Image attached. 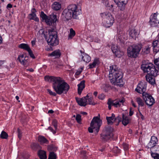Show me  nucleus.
<instances>
[{
  "label": "nucleus",
  "instance_id": "nucleus-1",
  "mask_svg": "<svg viewBox=\"0 0 159 159\" xmlns=\"http://www.w3.org/2000/svg\"><path fill=\"white\" fill-rule=\"evenodd\" d=\"M40 16L48 25L52 26L53 28L48 31L49 37L47 40L48 45L52 46L57 45L59 43V39L57 33L54 29L57 25L56 21L58 20L57 16L52 14L48 16L43 11H41Z\"/></svg>",
  "mask_w": 159,
  "mask_h": 159
},
{
  "label": "nucleus",
  "instance_id": "nucleus-2",
  "mask_svg": "<svg viewBox=\"0 0 159 159\" xmlns=\"http://www.w3.org/2000/svg\"><path fill=\"white\" fill-rule=\"evenodd\" d=\"M44 80L50 82H53V88L59 95L66 94L70 89L69 85L61 78L46 76L44 77Z\"/></svg>",
  "mask_w": 159,
  "mask_h": 159
},
{
  "label": "nucleus",
  "instance_id": "nucleus-3",
  "mask_svg": "<svg viewBox=\"0 0 159 159\" xmlns=\"http://www.w3.org/2000/svg\"><path fill=\"white\" fill-rule=\"evenodd\" d=\"M81 14V10L75 4H70L68 6L67 9L63 11L61 17L63 20L68 21L72 18L78 19L79 16Z\"/></svg>",
  "mask_w": 159,
  "mask_h": 159
},
{
  "label": "nucleus",
  "instance_id": "nucleus-4",
  "mask_svg": "<svg viewBox=\"0 0 159 159\" xmlns=\"http://www.w3.org/2000/svg\"><path fill=\"white\" fill-rule=\"evenodd\" d=\"M141 68L144 72L148 74L145 76L147 81L151 84H154L155 82L154 77L157 76L158 72L155 66L151 63H147L144 61L142 62Z\"/></svg>",
  "mask_w": 159,
  "mask_h": 159
},
{
  "label": "nucleus",
  "instance_id": "nucleus-5",
  "mask_svg": "<svg viewBox=\"0 0 159 159\" xmlns=\"http://www.w3.org/2000/svg\"><path fill=\"white\" fill-rule=\"evenodd\" d=\"M109 71V78L111 83L114 85L122 86L124 84L122 80V72L118 70L116 65L110 66Z\"/></svg>",
  "mask_w": 159,
  "mask_h": 159
},
{
  "label": "nucleus",
  "instance_id": "nucleus-6",
  "mask_svg": "<svg viewBox=\"0 0 159 159\" xmlns=\"http://www.w3.org/2000/svg\"><path fill=\"white\" fill-rule=\"evenodd\" d=\"M142 48L140 44H133L129 47L127 49V54L129 57L136 58L139 54Z\"/></svg>",
  "mask_w": 159,
  "mask_h": 159
},
{
  "label": "nucleus",
  "instance_id": "nucleus-7",
  "mask_svg": "<svg viewBox=\"0 0 159 159\" xmlns=\"http://www.w3.org/2000/svg\"><path fill=\"white\" fill-rule=\"evenodd\" d=\"M102 124V121L98 116L93 117L91 122L90 127L88 128V131L90 133H93V129L98 133Z\"/></svg>",
  "mask_w": 159,
  "mask_h": 159
},
{
  "label": "nucleus",
  "instance_id": "nucleus-8",
  "mask_svg": "<svg viewBox=\"0 0 159 159\" xmlns=\"http://www.w3.org/2000/svg\"><path fill=\"white\" fill-rule=\"evenodd\" d=\"M103 20V24L106 27H109L114 22L113 17L110 12H106L100 14Z\"/></svg>",
  "mask_w": 159,
  "mask_h": 159
},
{
  "label": "nucleus",
  "instance_id": "nucleus-9",
  "mask_svg": "<svg viewBox=\"0 0 159 159\" xmlns=\"http://www.w3.org/2000/svg\"><path fill=\"white\" fill-rule=\"evenodd\" d=\"M113 129L110 126L105 127L100 135V139L102 141L107 142L112 138L113 136Z\"/></svg>",
  "mask_w": 159,
  "mask_h": 159
},
{
  "label": "nucleus",
  "instance_id": "nucleus-10",
  "mask_svg": "<svg viewBox=\"0 0 159 159\" xmlns=\"http://www.w3.org/2000/svg\"><path fill=\"white\" fill-rule=\"evenodd\" d=\"M124 102L125 99L123 98L121 99H117L114 100H111L109 99L107 103L108 105V109L109 110H111V106L115 107H120L121 104H123Z\"/></svg>",
  "mask_w": 159,
  "mask_h": 159
},
{
  "label": "nucleus",
  "instance_id": "nucleus-11",
  "mask_svg": "<svg viewBox=\"0 0 159 159\" xmlns=\"http://www.w3.org/2000/svg\"><path fill=\"white\" fill-rule=\"evenodd\" d=\"M146 87V84L145 82H141L138 84L135 91L139 93H142L143 96H145V95L148 96V94L145 92Z\"/></svg>",
  "mask_w": 159,
  "mask_h": 159
},
{
  "label": "nucleus",
  "instance_id": "nucleus-12",
  "mask_svg": "<svg viewBox=\"0 0 159 159\" xmlns=\"http://www.w3.org/2000/svg\"><path fill=\"white\" fill-rule=\"evenodd\" d=\"M117 5L118 8L121 11H123L128 0H114Z\"/></svg>",
  "mask_w": 159,
  "mask_h": 159
},
{
  "label": "nucleus",
  "instance_id": "nucleus-13",
  "mask_svg": "<svg viewBox=\"0 0 159 159\" xmlns=\"http://www.w3.org/2000/svg\"><path fill=\"white\" fill-rule=\"evenodd\" d=\"M143 99L145 100L146 104L149 106H152L155 103L154 99L150 95L148 94V96H143Z\"/></svg>",
  "mask_w": 159,
  "mask_h": 159
},
{
  "label": "nucleus",
  "instance_id": "nucleus-14",
  "mask_svg": "<svg viewBox=\"0 0 159 159\" xmlns=\"http://www.w3.org/2000/svg\"><path fill=\"white\" fill-rule=\"evenodd\" d=\"M157 13H154L153 16L151 15L150 17L149 22L152 26H156L158 25V23L159 24V21L157 19Z\"/></svg>",
  "mask_w": 159,
  "mask_h": 159
},
{
  "label": "nucleus",
  "instance_id": "nucleus-15",
  "mask_svg": "<svg viewBox=\"0 0 159 159\" xmlns=\"http://www.w3.org/2000/svg\"><path fill=\"white\" fill-rule=\"evenodd\" d=\"M158 142V139L157 137L155 136H152L151 137V140L148 144L147 147L148 148L150 149L156 146V144Z\"/></svg>",
  "mask_w": 159,
  "mask_h": 159
},
{
  "label": "nucleus",
  "instance_id": "nucleus-16",
  "mask_svg": "<svg viewBox=\"0 0 159 159\" xmlns=\"http://www.w3.org/2000/svg\"><path fill=\"white\" fill-rule=\"evenodd\" d=\"M36 11L35 8H33L31 10V13L29 14L28 16L30 20H34L35 21L39 22V20L38 17H36L35 13Z\"/></svg>",
  "mask_w": 159,
  "mask_h": 159
},
{
  "label": "nucleus",
  "instance_id": "nucleus-17",
  "mask_svg": "<svg viewBox=\"0 0 159 159\" xmlns=\"http://www.w3.org/2000/svg\"><path fill=\"white\" fill-rule=\"evenodd\" d=\"M17 60L21 64L25 66H26V63L27 62V60L26 59V57H24L23 54H21L18 55Z\"/></svg>",
  "mask_w": 159,
  "mask_h": 159
},
{
  "label": "nucleus",
  "instance_id": "nucleus-18",
  "mask_svg": "<svg viewBox=\"0 0 159 159\" xmlns=\"http://www.w3.org/2000/svg\"><path fill=\"white\" fill-rule=\"evenodd\" d=\"M84 97L81 98H76V100L78 104L81 106L85 107L87 105L86 101Z\"/></svg>",
  "mask_w": 159,
  "mask_h": 159
},
{
  "label": "nucleus",
  "instance_id": "nucleus-19",
  "mask_svg": "<svg viewBox=\"0 0 159 159\" xmlns=\"http://www.w3.org/2000/svg\"><path fill=\"white\" fill-rule=\"evenodd\" d=\"M129 34L132 38L135 39L138 35V31L134 28L129 30Z\"/></svg>",
  "mask_w": 159,
  "mask_h": 159
},
{
  "label": "nucleus",
  "instance_id": "nucleus-20",
  "mask_svg": "<svg viewBox=\"0 0 159 159\" xmlns=\"http://www.w3.org/2000/svg\"><path fill=\"white\" fill-rule=\"evenodd\" d=\"M85 82L84 80H82L79 84H78V93L79 95L81 94L82 91L85 87Z\"/></svg>",
  "mask_w": 159,
  "mask_h": 159
},
{
  "label": "nucleus",
  "instance_id": "nucleus-21",
  "mask_svg": "<svg viewBox=\"0 0 159 159\" xmlns=\"http://www.w3.org/2000/svg\"><path fill=\"white\" fill-rule=\"evenodd\" d=\"M122 119L121 121L122 124L124 126H126L129 123L130 120L128 117L125 116L124 114H122Z\"/></svg>",
  "mask_w": 159,
  "mask_h": 159
},
{
  "label": "nucleus",
  "instance_id": "nucleus-22",
  "mask_svg": "<svg viewBox=\"0 0 159 159\" xmlns=\"http://www.w3.org/2000/svg\"><path fill=\"white\" fill-rule=\"evenodd\" d=\"M152 46L153 47L154 52H158L159 51V41L156 40L152 43Z\"/></svg>",
  "mask_w": 159,
  "mask_h": 159
},
{
  "label": "nucleus",
  "instance_id": "nucleus-23",
  "mask_svg": "<svg viewBox=\"0 0 159 159\" xmlns=\"http://www.w3.org/2000/svg\"><path fill=\"white\" fill-rule=\"evenodd\" d=\"M38 155L40 159H46L47 157L46 152L43 150H39L38 152Z\"/></svg>",
  "mask_w": 159,
  "mask_h": 159
},
{
  "label": "nucleus",
  "instance_id": "nucleus-24",
  "mask_svg": "<svg viewBox=\"0 0 159 159\" xmlns=\"http://www.w3.org/2000/svg\"><path fill=\"white\" fill-rule=\"evenodd\" d=\"M61 54L60 50L58 49L54 51L49 55L50 56L55 57L56 58H57L59 57Z\"/></svg>",
  "mask_w": 159,
  "mask_h": 159
},
{
  "label": "nucleus",
  "instance_id": "nucleus-25",
  "mask_svg": "<svg viewBox=\"0 0 159 159\" xmlns=\"http://www.w3.org/2000/svg\"><path fill=\"white\" fill-rule=\"evenodd\" d=\"M82 59L83 61L87 63L91 61V57L88 54L84 53L82 55Z\"/></svg>",
  "mask_w": 159,
  "mask_h": 159
},
{
  "label": "nucleus",
  "instance_id": "nucleus-26",
  "mask_svg": "<svg viewBox=\"0 0 159 159\" xmlns=\"http://www.w3.org/2000/svg\"><path fill=\"white\" fill-rule=\"evenodd\" d=\"M52 7L54 10L57 11L61 8V5L59 2H55L52 5Z\"/></svg>",
  "mask_w": 159,
  "mask_h": 159
},
{
  "label": "nucleus",
  "instance_id": "nucleus-27",
  "mask_svg": "<svg viewBox=\"0 0 159 159\" xmlns=\"http://www.w3.org/2000/svg\"><path fill=\"white\" fill-rule=\"evenodd\" d=\"M115 117V115L112 113L111 116L110 117H106L107 123L108 125H112L113 123V120L114 119Z\"/></svg>",
  "mask_w": 159,
  "mask_h": 159
},
{
  "label": "nucleus",
  "instance_id": "nucleus-28",
  "mask_svg": "<svg viewBox=\"0 0 159 159\" xmlns=\"http://www.w3.org/2000/svg\"><path fill=\"white\" fill-rule=\"evenodd\" d=\"M18 47L20 48L23 49L27 51L30 49L29 45L25 43H21L19 45Z\"/></svg>",
  "mask_w": 159,
  "mask_h": 159
},
{
  "label": "nucleus",
  "instance_id": "nucleus-29",
  "mask_svg": "<svg viewBox=\"0 0 159 159\" xmlns=\"http://www.w3.org/2000/svg\"><path fill=\"white\" fill-rule=\"evenodd\" d=\"M150 48L149 46H146L145 48L142 49L141 53L143 55L148 54L150 52Z\"/></svg>",
  "mask_w": 159,
  "mask_h": 159
},
{
  "label": "nucleus",
  "instance_id": "nucleus-30",
  "mask_svg": "<svg viewBox=\"0 0 159 159\" xmlns=\"http://www.w3.org/2000/svg\"><path fill=\"white\" fill-rule=\"evenodd\" d=\"M38 141L42 144L48 143V141L44 137L41 136H39Z\"/></svg>",
  "mask_w": 159,
  "mask_h": 159
},
{
  "label": "nucleus",
  "instance_id": "nucleus-31",
  "mask_svg": "<svg viewBox=\"0 0 159 159\" xmlns=\"http://www.w3.org/2000/svg\"><path fill=\"white\" fill-rule=\"evenodd\" d=\"M99 60L98 59H95L93 61V62L91 64H90L89 65V68L91 69L95 67L96 65H98L99 64Z\"/></svg>",
  "mask_w": 159,
  "mask_h": 159
},
{
  "label": "nucleus",
  "instance_id": "nucleus-32",
  "mask_svg": "<svg viewBox=\"0 0 159 159\" xmlns=\"http://www.w3.org/2000/svg\"><path fill=\"white\" fill-rule=\"evenodd\" d=\"M85 99H86V102L87 103V104H89V105H94V104L93 103V98L91 97L89 98V96L87 95L85 97Z\"/></svg>",
  "mask_w": 159,
  "mask_h": 159
},
{
  "label": "nucleus",
  "instance_id": "nucleus-33",
  "mask_svg": "<svg viewBox=\"0 0 159 159\" xmlns=\"http://www.w3.org/2000/svg\"><path fill=\"white\" fill-rule=\"evenodd\" d=\"M31 147L33 150H36L40 148V147L39 145L36 143H34L32 144L31 145Z\"/></svg>",
  "mask_w": 159,
  "mask_h": 159
},
{
  "label": "nucleus",
  "instance_id": "nucleus-34",
  "mask_svg": "<svg viewBox=\"0 0 159 159\" xmlns=\"http://www.w3.org/2000/svg\"><path fill=\"white\" fill-rule=\"evenodd\" d=\"M137 102L139 107H142L144 105V103L143 100L140 98H137L136 99Z\"/></svg>",
  "mask_w": 159,
  "mask_h": 159
},
{
  "label": "nucleus",
  "instance_id": "nucleus-35",
  "mask_svg": "<svg viewBox=\"0 0 159 159\" xmlns=\"http://www.w3.org/2000/svg\"><path fill=\"white\" fill-rule=\"evenodd\" d=\"M0 138L2 139H7L8 137V134L5 131H2L0 134Z\"/></svg>",
  "mask_w": 159,
  "mask_h": 159
},
{
  "label": "nucleus",
  "instance_id": "nucleus-36",
  "mask_svg": "<svg viewBox=\"0 0 159 159\" xmlns=\"http://www.w3.org/2000/svg\"><path fill=\"white\" fill-rule=\"evenodd\" d=\"M150 150L151 151L154 152V153L159 154V146H156L150 149Z\"/></svg>",
  "mask_w": 159,
  "mask_h": 159
},
{
  "label": "nucleus",
  "instance_id": "nucleus-37",
  "mask_svg": "<svg viewBox=\"0 0 159 159\" xmlns=\"http://www.w3.org/2000/svg\"><path fill=\"white\" fill-rule=\"evenodd\" d=\"M57 156L53 152H50L49 157L48 159H56Z\"/></svg>",
  "mask_w": 159,
  "mask_h": 159
},
{
  "label": "nucleus",
  "instance_id": "nucleus-38",
  "mask_svg": "<svg viewBox=\"0 0 159 159\" xmlns=\"http://www.w3.org/2000/svg\"><path fill=\"white\" fill-rule=\"evenodd\" d=\"M75 31L72 28H71L70 29V33L69 35V38L71 39L75 35Z\"/></svg>",
  "mask_w": 159,
  "mask_h": 159
},
{
  "label": "nucleus",
  "instance_id": "nucleus-39",
  "mask_svg": "<svg viewBox=\"0 0 159 159\" xmlns=\"http://www.w3.org/2000/svg\"><path fill=\"white\" fill-rule=\"evenodd\" d=\"M151 155L154 159H159V154L154 153L151 151Z\"/></svg>",
  "mask_w": 159,
  "mask_h": 159
},
{
  "label": "nucleus",
  "instance_id": "nucleus-40",
  "mask_svg": "<svg viewBox=\"0 0 159 159\" xmlns=\"http://www.w3.org/2000/svg\"><path fill=\"white\" fill-rule=\"evenodd\" d=\"M114 121H115L117 123V124H116V125H118L119 123L122 121L121 116H118L116 118H114Z\"/></svg>",
  "mask_w": 159,
  "mask_h": 159
},
{
  "label": "nucleus",
  "instance_id": "nucleus-41",
  "mask_svg": "<svg viewBox=\"0 0 159 159\" xmlns=\"http://www.w3.org/2000/svg\"><path fill=\"white\" fill-rule=\"evenodd\" d=\"M52 125L54 126L55 130H56L57 129V121L55 119H53L52 122Z\"/></svg>",
  "mask_w": 159,
  "mask_h": 159
},
{
  "label": "nucleus",
  "instance_id": "nucleus-42",
  "mask_svg": "<svg viewBox=\"0 0 159 159\" xmlns=\"http://www.w3.org/2000/svg\"><path fill=\"white\" fill-rule=\"evenodd\" d=\"M114 54L116 56L118 57H120L123 54V52L120 51L119 50L117 51Z\"/></svg>",
  "mask_w": 159,
  "mask_h": 159
},
{
  "label": "nucleus",
  "instance_id": "nucleus-43",
  "mask_svg": "<svg viewBox=\"0 0 159 159\" xmlns=\"http://www.w3.org/2000/svg\"><path fill=\"white\" fill-rule=\"evenodd\" d=\"M48 148V149L52 151H56L57 150V148L53 145L49 146Z\"/></svg>",
  "mask_w": 159,
  "mask_h": 159
},
{
  "label": "nucleus",
  "instance_id": "nucleus-44",
  "mask_svg": "<svg viewBox=\"0 0 159 159\" xmlns=\"http://www.w3.org/2000/svg\"><path fill=\"white\" fill-rule=\"evenodd\" d=\"M106 3H107V7H109L110 8H109V9L112 11H113L114 10V9L113 8V5L112 4H111L110 5V4L109 3L108 4V2L107 1H106Z\"/></svg>",
  "mask_w": 159,
  "mask_h": 159
},
{
  "label": "nucleus",
  "instance_id": "nucleus-45",
  "mask_svg": "<svg viewBox=\"0 0 159 159\" xmlns=\"http://www.w3.org/2000/svg\"><path fill=\"white\" fill-rule=\"evenodd\" d=\"M47 90L49 93L51 95L55 96H56L57 94L56 92V93L53 92L50 89H47Z\"/></svg>",
  "mask_w": 159,
  "mask_h": 159
},
{
  "label": "nucleus",
  "instance_id": "nucleus-46",
  "mask_svg": "<svg viewBox=\"0 0 159 159\" xmlns=\"http://www.w3.org/2000/svg\"><path fill=\"white\" fill-rule=\"evenodd\" d=\"M76 120L77 122L79 123H80L81 122V116L79 114H78L76 115Z\"/></svg>",
  "mask_w": 159,
  "mask_h": 159
},
{
  "label": "nucleus",
  "instance_id": "nucleus-47",
  "mask_svg": "<svg viewBox=\"0 0 159 159\" xmlns=\"http://www.w3.org/2000/svg\"><path fill=\"white\" fill-rule=\"evenodd\" d=\"M154 63L157 66L159 70V57L154 60Z\"/></svg>",
  "mask_w": 159,
  "mask_h": 159
},
{
  "label": "nucleus",
  "instance_id": "nucleus-48",
  "mask_svg": "<svg viewBox=\"0 0 159 159\" xmlns=\"http://www.w3.org/2000/svg\"><path fill=\"white\" fill-rule=\"evenodd\" d=\"M28 52L31 58H33V59L35 58V57L34 56V54H33V52L31 49L30 50L29 49V50L28 51Z\"/></svg>",
  "mask_w": 159,
  "mask_h": 159
},
{
  "label": "nucleus",
  "instance_id": "nucleus-49",
  "mask_svg": "<svg viewBox=\"0 0 159 159\" xmlns=\"http://www.w3.org/2000/svg\"><path fill=\"white\" fill-rule=\"evenodd\" d=\"M123 149L125 151H127L129 149L128 145L126 143H124L122 145Z\"/></svg>",
  "mask_w": 159,
  "mask_h": 159
},
{
  "label": "nucleus",
  "instance_id": "nucleus-50",
  "mask_svg": "<svg viewBox=\"0 0 159 159\" xmlns=\"http://www.w3.org/2000/svg\"><path fill=\"white\" fill-rule=\"evenodd\" d=\"M111 50L113 52L115 53L117 51H118L119 49L116 46H113L111 47Z\"/></svg>",
  "mask_w": 159,
  "mask_h": 159
},
{
  "label": "nucleus",
  "instance_id": "nucleus-51",
  "mask_svg": "<svg viewBox=\"0 0 159 159\" xmlns=\"http://www.w3.org/2000/svg\"><path fill=\"white\" fill-rule=\"evenodd\" d=\"M105 95L103 93L99 94L98 97V98L101 100H103L105 98Z\"/></svg>",
  "mask_w": 159,
  "mask_h": 159
},
{
  "label": "nucleus",
  "instance_id": "nucleus-52",
  "mask_svg": "<svg viewBox=\"0 0 159 159\" xmlns=\"http://www.w3.org/2000/svg\"><path fill=\"white\" fill-rule=\"evenodd\" d=\"M17 132L18 134V138L20 139L21 138V132L20 130L18 128L17 129Z\"/></svg>",
  "mask_w": 159,
  "mask_h": 159
},
{
  "label": "nucleus",
  "instance_id": "nucleus-53",
  "mask_svg": "<svg viewBox=\"0 0 159 159\" xmlns=\"http://www.w3.org/2000/svg\"><path fill=\"white\" fill-rule=\"evenodd\" d=\"M83 70V68H81V70H77L75 73V75H79L82 72V70Z\"/></svg>",
  "mask_w": 159,
  "mask_h": 159
},
{
  "label": "nucleus",
  "instance_id": "nucleus-54",
  "mask_svg": "<svg viewBox=\"0 0 159 159\" xmlns=\"http://www.w3.org/2000/svg\"><path fill=\"white\" fill-rule=\"evenodd\" d=\"M93 41L97 43H100L101 42L100 40L97 37H96L93 39Z\"/></svg>",
  "mask_w": 159,
  "mask_h": 159
},
{
  "label": "nucleus",
  "instance_id": "nucleus-55",
  "mask_svg": "<svg viewBox=\"0 0 159 159\" xmlns=\"http://www.w3.org/2000/svg\"><path fill=\"white\" fill-rule=\"evenodd\" d=\"M86 152L85 151H82L81 152V154L83 156L84 158H86Z\"/></svg>",
  "mask_w": 159,
  "mask_h": 159
},
{
  "label": "nucleus",
  "instance_id": "nucleus-56",
  "mask_svg": "<svg viewBox=\"0 0 159 159\" xmlns=\"http://www.w3.org/2000/svg\"><path fill=\"white\" fill-rule=\"evenodd\" d=\"M48 129L50 130L52 132L53 134H55L56 133V130H54L52 127H49L48 128Z\"/></svg>",
  "mask_w": 159,
  "mask_h": 159
},
{
  "label": "nucleus",
  "instance_id": "nucleus-57",
  "mask_svg": "<svg viewBox=\"0 0 159 159\" xmlns=\"http://www.w3.org/2000/svg\"><path fill=\"white\" fill-rule=\"evenodd\" d=\"M133 111L132 110L131 108H130L129 110V115L130 116H131L133 115Z\"/></svg>",
  "mask_w": 159,
  "mask_h": 159
},
{
  "label": "nucleus",
  "instance_id": "nucleus-58",
  "mask_svg": "<svg viewBox=\"0 0 159 159\" xmlns=\"http://www.w3.org/2000/svg\"><path fill=\"white\" fill-rule=\"evenodd\" d=\"M12 7V5L11 4H7V8H11Z\"/></svg>",
  "mask_w": 159,
  "mask_h": 159
},
{
  "label": "nucleus",
  "instance_id": "nucleus-59",
  "mask_svg": "<svg viewBox=\"0 0 159 159\" xmlns=\"http://www.w3.org/2000/svg\"><path fill=\"white\" fill-rule=\"evenodd\" d=\"M139 114L140 115L141 119L143 120H144V117L143 116L142 114V113L140 112H139Z\"/></svg>",
  "mask_w": 159,
  "mask_h": 159
},
{
  "label": "nucleus",
  "instance_id": "nucleus-60",
  "mask_svg": "<svg viewBox=\"0 0 159 159\" xmlns=\"http://www.w3.org/2000/svg\"><path fill=\"white\" fill-rule=\"evenodd\" d=\"M36 41L35 40H32L31 41L32 45L33 46H34L35 44Z\"/></svg>",
  "mask_w": 159,
  "mask_h": 159
},
{
  "label": "nucleus",
  "instance_id": "nucleus-61",
  "mask_svg": "<svg viewBox=\"0 0 159 159\" xmlns=\"http://www.w3.org/2000/svg\"><path fill=\"white\" fill-rule=\"evenodd\" d=\"M42 35L45 38H46V39H47V38H46V36L45 35V34L44 32L43 31H42Z\"/></svg>",
  "mask_w": 159,
  "mask_h": 159
},
{
  "label": "nucleus",
  "instance_id": "nucleus-62",
  "mask_svg": "<svg viewBox=\"0 0 159 159\" xmlns=\"http://www.w3.org/2000/svg\"><path fill=\"white\" fill-rule=\"evenodd\" d=\"M53 112H54V111L52 110H49L48 111V113H51V114L53 113Z\"/></svg>",
  "mask_w": 159,
  "mask_h": 159
},
{
  "label": "nucleus",
  "instance_id": "nucleus-63",
  "mask_svg": "<svg viewBox=\"0 0 159 159\" xmlns=\"http://www.w3.org/2000/svg\"><path fill=\"white\" fill-rule=\"evenodd\" d=\"M4 61H0V66L3 64Z\"/></svg>",
  "mask_w": 159,
  "mask_h": 159
},
{
  "label": "nucleus",
  "instance_id": "nucleus-64",
  "mask_svg": "<svg viewBox=\"0 0 159 159\" xmlns=\"http://www.w3.org/2000/svg\"><path fill=\"white\" fill-rule=\"evenodd\" d=\"M98 94V92L96 91H95L93 93V95L95 96H96Z\"/></svg>",
  "mask_w": 159,
  "mask_h": 159
}]
</instances>
